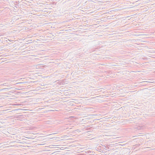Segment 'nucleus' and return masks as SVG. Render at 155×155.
Listing matches in <instances>:
<instances>
[{
	"instance_id": "6e6552de",
	"label": "nucleus",
	"mask_w": 155,
	"mask_h": 155,
	"mask_svg": "<svg viewBox=\"0 0 155 155\" xmlns=\"http://www.w3.org/2000/svg\"><path fill=\"white\" fill-rule=\"evenodd\" d=\"M116 149L114 147L113 148L112 150H115Z\"/></svg>"
},
{
	"instance_id": "423d86ee",
	"label": "nucleus",
	"mask_w": 155,
	"mask_h": 155,
	"mask_svg": "<svg viewBox=\"0 0 155 155\" xmlns=\"http://www.w3.org/2000/svg\"><path fill=\"white\" fill-rule=\"evenodd\" d=\"M112 146H111L110 145L108 146V148L109 149H110V150H112L113 148L111 147Z\"/></svg>"
},
{
	"instance_id": "1a4fd4ad",
	"label": "nucleus",
	"mask_w": 155,
	"mask_h": 155,
	"mask_svg": "<svg viewBox=\"0 0 155 155\" xmlns=\"http://www.w3.org/2000/svg\"><path fill=\"white\" fill-rule=\"evenodd\" d=\"M115 152H118V151H115Z\"/></svg>"
},
{
	"instance_id": "9b49d317",
	"label": "nucleus",
	"mask_w": 155,
	"mask_h": 155,
	"mask_svg": "<svg viewBox=\"0 0 155 155\" xmlns=\"http://www.w3.org/2000/svg\"><path fill=\"white\" fill-rule=\"evenodd\" d=\"M7 88H4V89H6Z\"/></svg>"
},
{
	"instance_id": "f257e3e1",
	"label": "nucleus",
	"mask_w": 155,
	"mask_h": 155,
	"mask_svg": "<svg viewBox=\"0 0 155 155\" xmlns=\"http://www.w3.org/2000/svg\"><path fill=\"white\" fill-rule=\"evenodd\" d=\"M155 142L153 140H150L147 142V144L149 146L153 147L154 145L153 143Z\"/></svg>"
},
{
	"instance_id": "39448f33",
	"label": "nucleus",
	"mask_w": 155,
	"mask_h": 155,
	"mask_svg": "<svg viewBox=\"0 0 155 155\" xmlns=\"http://www.w3.org/2000/svg\"><path fill=\"white\" fill-rule=\"evenodd\" d=\"M140 145V144H137L136 145H135L134 146H133L135 147H134V148L135 147H139Z\"/></svg>"
},
{
	"instance_id": "7ed1b4c3",
	"label": "nucleus",
	"mask_w": 155,
	"mask_h": 155,
	"mask_svg": "<svg viewBox=\"0 0 155 155\" xmlns=\"http://www.w3.org/2000/svg\"><path fill=\"white\" fill-rule=\"evenodd\" d=\"M22 117H22L21 116L19 115V116H18L17 118L19 120H22L21 119H22Z\"/></svg>"
},
{
	"instance_id": "0eeeda50",
	"label": "nucleus",
	"mask_w": 155,
	"mask_h": 155,
	"mask_svg": "<svg viewBox=\"0 0 155 155\" xmlns=\"http://www.w3.org/2000/svg\"><path fill=\"white\" fill-rule=\"evenodd\" d=\"M101 152H102V153H104V152H106L105 150H102L101 151Z\"/></svg>"
},
{
	"instance_id": "9d476101",
	"label": "nucleus",
	"mask_w": 155,
	"mask_h": 155,
	"mask_svg": "<svg viewBox=\"0 0 155 155\" xmlns=\"http://www.w3.org/2000/svg\"><path fill=\"white\" fill-rule=\"evenodd\" d=\"M114 154H112L111 155H113Z\"/></svg>"
},
{
	"instance_id": "20e7f679",
	"label": "nucleus",
	"mask_w": 155,
	"mask_h": 155,
	"mask_svg": "<svg viewBox=\"0 0 155 155\" xmlns=\"http://www.w3.org/2000/svg\"><path fill=\"white\" fill-rule=\"evenodd\" d=\"M96 150L97 151H99L100 152H101V151L102 150L101 149V148L100 147L97 148Z\"/></svg>"
},
{
	"instance_id": "f03ea898",
	"label": "nucleus",
	"mask_w": 155,
	"mask_h": 155,
	"mask_svg": "<svg viewBox=\"0 0 155 155\" xmlns=\"http://www.w3.org/2000/svg\"><path fill=\"white\" fill-rule=\"evenodd\" d=\"M130 150L128 148H125L123 150V151L124 153L129 152H130Z\"/></svg>"
}]
</instances>
